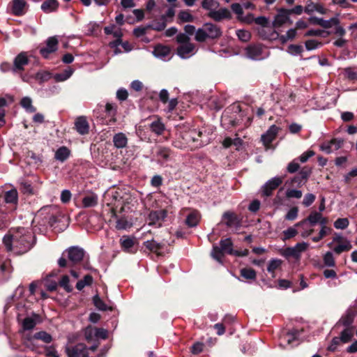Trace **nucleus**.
Listing matches in <instances>:
<instances>
[{
	"label": "nucleus",
	"instance_id": "nucleus-4",
	"mask_svg": "<svg viewBox=\"0 0 357 357\" xmlns=\"http://www.w3.org/2000/svg\"><path fill=\"white\" fill-rule=\"evenodd\" d=\"M233 242L231 238L221 239L220 241V246L216 245H213L211 251V257L220 263H222V258L225 254L232 255L234 252Z\"/></svg>",
	"mask_w": 357,
	"mask_h": 357
},
{
	"label": "nucleus",
	"instance_id": "nucleus-42",
	"mask_svg": "<svg viewBox=\"0 0 357 357\" xmlns=\"http://www.w3.org/2000/svg\"><path fill=\"white\" fill-rule=\"evenodd\" d=\"M282 261L280 259H272L269 261L267 271L271 273H274V271L280 268Z\"/></svg>",
	"mask_w": 357,
	"mask_h": 357
},
{
	"label": "nucleus",
	"instance_id": "nucleus-26",
	"mask_svg": "<svg viewBox=\"0 0 357 357\" xmlns=\"http://www.w3.org/2000/svg\"><path fill=\"white\" fill-rule=\"evenodd\" d=\"M29 62L27 55L25 52L19 54L14 61V70H22L24 66Z\"/></svg>",
	"mask_w": 357,
	"mask_h": 357
},
{
	"label": "nucleus",
	"instance_id": "nucleus-33",
	"mask_svg": "<svg viewBox=\"0 0 357 357\" xmlns=\"http://www.w3.org/2000/svg\"><path fill=\"white\" fill-rule=\"evenodd\" d=\"M354 337V327L345 328L341 333L339 337L342 343H347L350 342Z\"/></svg>",
	"mask_w": 357,
	"mask_h": 357
},
{
	"label": "nucleus",
	"instance_id": "nucleus-47",
	"mask_svg": "<svg viewBox=\"0 0 357 357\" xmlns=\"http://www.w3.org/2000/svg\"><path fill=\"white\" fill-rule=\"evenodd\" d=\"M84 337L89 342L93 340L96 337V328L88 326L84 329Z\"/></svg>",
	"mask_w": 357,
	"mask_h": 357
},
{
	"label": "nucleus",
	"instance_id": "nucleus-35",
	"mask_svg": "<svg viewBox=\"0 0 357 357\" xmlns=\"http://www.w3.org/2000/svg\"><path fill=\"white\" fill-rule=\"evenodd\" d=\"M59 7V2L56 0H46L42 5L41 8L46 12H52Z\"/></svg>",
	"mask_w": 357,
	"mask_h": 357
},
{
	"label": "nucleus",
	"instance_id": "nucleus-37",
	"mask_svg": "<svg viewBox=\"0 0 357 357\" xmlns=\"http://www.w3.org/2000/svg\"><path fill=\"white\" fill-rule=\"evenodd\" d=\"M241 276L246 280H255L256 271L252 268H243L240 271Z\"/></svg>",
	"mask_w": 357,
	"mask_h": 357
},
{
	"label": "nucleus",
	"instance_id": "nucleus-52",
	"mask_svg": "<svg viewBox=\"0 0 357 357\" xmlns=\"http://www.w3.org/2000/svg\"><path fill=\"white\" fill-rule=\"evenodd\" d=\"M303 51V47L300 45L291 44L289 45L287 52L292 55L301 54Z\"/></svg>",
	"mask_w": 357,
	"mask_h": 357
},
{
	"label": "nucleus",
	"instance_id": "nucleus-32",
	"mask_svg": "<svg viewBox=\"0 0 357 357\" xmlns=\"http://www.w3.org/2000/svg\"><path fill=\"white\" fill-rule=\"evenodd\" d=\"M290 9L280 8L278 10V13L276 19L273 22H291L289 21V16L291 15Z\"/></svg>",
	"mask_w": 357,
	"mask_h": 357
},
{
	"label": "nucleus",
	"instance_id": "nucleus-45",
	"mask_svg": "<svg viewBox=\"0 0 357 357\" xmlns=\"http://www.w3.org/2000/svg\"><path fill=\"white\" fill-rule=\"evenodd\" d=\"M93 282V278L90 275H86L84 276L83 280H81L77 282L76 284V288L78 290H82L83 288H84L86 286H89Z\"/></svg>",
	"mask_w": 357,
	"mask_h": 357
},
{
	"label": "nucleus",
	"instance_id": "nucleus-50",
	"mask_svg": "<svg viewBox=\"0 0 357 357\" xmlns=\"http://www.w3.org/2000/svg\"><path fill=\"white\" fill-rule=\"evenodd\" d=\"M132 224L125 218L119 219L116 221V227L117 229H127L132 227Z\"/></svg>",
	"mask_w": 357,
	"mask_h": 357
},
{
	"label": "nucleus",
	"instance_id": "nucleus-9",
	"mask_svg": "<svg viewBox=\"0 0 357 357\" xmlns=\"http://www.w3.org/2000/svg\"><path fill=\"white\" fill-rule=\"evenodd\" d=\"M280 128L275 125L271 126L266 133L261 135V139L266 149L270 148L271 143L276 138Z\"/></svg>",
	"mask_w": 357,
	"mask_h": 357
},
{
	"label": "nucleus",
	"instance_id": "nucleus-58",
	"mask_svg": "<svg viewBox=\"0 0 357 357\" xmlns=\"http://www.w3.org/2000/svg\"><path fill=\"white\" fill-rule=\"evenodd\" d=\"M298 213V208L297 206H294L289 209L287 213L285 215V220H294Z\"/></svg>",
	"mask_w": 357,
	"mask_h": 357
},
{
	"label": "nucleus",
	"instance_id": "nucleus-10",
	"mask_svg": "<svg viewBox=\"0 0 357 357\" xmlns=\"http://www.w3.org/2000/svg\"><path fill=\"white\" fill-rule=\"evenodd\" d=\"M222 220L227 227H235L238 228L241 227V220L238 216L231 211H226L222 215Z\"/></svg>",
	"mask_w": 357,
	"mask_h": 357
},
{
	"label": "nucleus",
	"instance_id": "nucleus-38",
	"mask_svg": "<svg viewBox=\"0 0 357 357\" xmlns=\"http://www.w3.org/2000/svg\"><path fill=\"white\" fill-rule=\"evenodd\" d=\"M332 231V228L329 227H321L318 236H314L312 240L313 242L317 243L323 239L325 236L330 234Z\"/></svg>",
	"mask_w": 357,
	"mask_h": 357
},
{
	"label": "nucleus",
	"instance_id": "nucleus-62",
	"mask_svg": "<svg viewBox=\"0 0 357 357\" xmlns=\"http://www.w3.org/2000/svg\"><path fill=\"white\" fill-rule=\"evenodd\" d=\"M302 191L295 189H289L286 192V196L288 198L300 199L302 197Z\"/></svg>",
	"mask_w": 357,
	"mask_h": 357
},
{
	"label": "nucleus",
	"instance_id": "nucleus-5",
	"mask_svg": "<svg viewBox=\"0 0 357 357\" xmlns=\"http://www.w3.org/2000/svg\"><path fill=\"white\" fill-rule=\"evenodd\" d=\"M105 32L107 35H113L114 37L116 38V40L110 42L109 46L114 49V54L121 53V51L119 50V46L121 43V37L122 36V31L121 28L116 24H112L109 26L105 27Z\"/></svg>",
	"mask_w": 357,
	"mask_h": 357
},
{
	"label": "nucleus",
	"instance_id": "nucleus-14",
	"mask_svg": "<svg viewBox=\"0 0 357 357\" xmlns=\"http://www.w3.org/2000/svg\"><path fill=\"white\" fill-rule=\"evenodd\" d=\"M301 333L302 331L293 329L284 334L280 340L288 345H293L294 342H296V345H298L299 344V336Z\"/></svg>",
	"mask_w": 357,
	"mask_h": 357
},
{
	"label": "nucleus",
	"instance_id": "nucleus-16",
	"mask_svg": "<svg viewBox=\"0 0 357 357\" xmlns=\"http://www.w3.org/2000/svg\"><path fill=\"white\" fill-rule=\"evenodd\" d=\"M328 33V36L335 34L336 36H343L346 33L345 29L339 26L340 24H319Z\"/></svg>",
	"mask_w": 357,
	"mask_h": 357
},
{
	"label": "nucleus",
	"instance_id": "nucleus-51",
	"mask_svg": "<svg viewBox=\"0 0 357 357\" xmlns=\"http://www.w3.org/2000/svg\"><path fill=\"white\" fill-rule=\"evenodd\" d=\"M93 303L95 306L100 310L105 311L107 310H111V307H108L98 296H95L93 297Z\"/></svg>",
	"mask_w": 357,
	"mask_h": 357
},
{
	"label": "nucleus",
	"instance_id": "nucleus-46",
	"mask_svg": "<svg viewBox=\"0 0 357 357\" xmlns=\"http://www.w3.org/2000/svg\"><path fill=\"white\" fill-rule=\"evenodd\" d=\"M195 38L197 42L200 43L205 42L207 39H208L207 33L204 26L202 29H197Z\"/></svg>",
	"mask_w": 357,
	"mask_h": 357
},
{
	"label": "nucleus",
	"instance_id": "nucleus-54",
	"mask_svg": "<svg viewBox=\"0 0 357 357\" xmlns=\"http://www.w3.org/2000/svg\"><path fill=\"white\" fill-rule=\"evenodd\" d=\"M36 323L33 318L32 317H26L24 319L22 322V327L24 330H31L34 328Z\"/></svg>",
	"mask_w": 357,
	"mask_h": 357
},
{
	"label": "nucleus",
	"instance_id": "nucleus-19",
	"mask_svg": "<svg viewBox=\"0 0 357 357\" xmlns=\"http://www.w3.org/2000/svg\"><path fill=\"white\" fill-rule=\"evenodd\" d=\"M201 220V214L198 210L192 209L187 215L185 223L188 227H195L198 225Z\"/></svg>",
	"mask_w": 357,
	"mask_h": 357
},
{
	"label": "nucleus",
	"instance_id": "nucleus-55",
	"mask_svg": "<svg viewBox=\"0 0 357 357\" xmlns=\"http://www.w3.org/2000/svg\"><path fill=\"white\" fill-rule=\"evenodd\" d=\"M334 142H336V141L332 139L328 142H325L320 145V149L326 153L329 154L333 151V143Z\"/></svg>",
	"mask_w": 357,
	"mask_h": 357
},
{
	"label": "nucleus",
	"instance_id": "nucleus-49",
	"mask_svg": "<svg viewBox=\"0 0 357 357\" xmlns=\"http://www.w3.org/2000/svg\"><path fill=\"white\" fill-rule=\"evenodd\" d=\"M349 222L347 218H337L334 222V227L337 229H344L349 226Z\"/></svg>",
	"mask_w": 357,
	"mask_h": 357
},
{
	"label": "nucleus",
	"instance_id": "nucleus-13",
	"mask_svg": "<svg viewBox=\"0 0 357 357\" xmlns=\"http://www.w3.org/2000/svg\"><path fill=\"white\" fill-rule=\"evenodd\" d=\"M46 45L47 46L45 47H43L40 50V54L45 58H47L50 54L57 50L58 40L55 36L50 37L47 40Z\"/></svg>",
	"mask_w": 357,
	"mask_h": 357
},
{
	"label": "nucleus",
	"instance_id": "nucleus-31",
	"mask_svg": "<svg viewBox=\"0 0 357 357\" xmlns=\"http://www.w3.org/2000/svg\"><path fill=\"white\" fill-rule=\"evenodd\" d=\"M121 248L125 252H130L134 246V239L128 236H123L119 241Z\"/></svg>",
	"mask_w": 357,
	"mask_h": 357
},
{
	"label": "nucleus",
	"instance_id": "nucleus-53",
	"mask_svg": "<svg viewBox=\"0 0 357 357\" xmlns=\"http://www.w3.org/2000/svg\"><path fill=\"white\" fill-rule=\"evenodd\" d=\"M305 45L307 50H313L321 47L322 45V43L316 40H307L305 41Z\"/></svg>",
	"mask_w": 357,
	"mask_h": 357
},
{
	"label": "nucleus",
	"instance_id": "nucleus-57",
	"mask_svg": "<svg viewBox=\"0 0 357 357\" xmlns=\"http://www.w3.org/2000/svg\"><path fill=\"white\" fill-rule=\"evenodd\" d=\"M345 77L350 81L357 80V71L352 68H347L344 70Z\"/></svg>",
	"mask_w": 357,
	"mask_h": 357
},
{
	"label": "nucleus",
	"instance_id": "nucleus-7",
	"mask_svg": "<svg viewBox=\"0 0 357 357\" xmlns=\"http://www.w3.org/2000/svg\"><path fill=\"white\" fill-rule=\"evenodd\" d=\"M282 183V177H274L268 181L261 188V196L268 197L272 195L273 192Z\"/></svg>",
	"mask_w": 357,
	"mask_h": 357
},
{
	"label": "nucleus",
	"instance_id": "nucleus-12",
	"mask_svg": "<svg viewBox=\"0 0 357 357\" xmlns=\"http://www.w3.org/2000/svg\"><path fill=\"white\" fill-rule=\"evenodd\" d=\"M68 257L73 264H77L81 261L84 256L83 249L78 247H71L66 250Z\"/></svg>",
	"mask_w": 357,
	"mask_h": 357
},
{
	"label": "nucleus",
	"instance_id": "nucleus-64",
	"mask_svg": "<svg viewBox=\"0 0 357 357\" xmlns=\"http://www.w3.org/2000/svg\"><path fill=\"white\" fill-rule=\"evenodd\" d=\"M171 154V150L167 147H160L158 155L164 160H167Z\"/></svg>",
	"mask_w": 357,
	"mask_h": 357
},
{
	"label": "nucleus",
	"instance_id": "nucleus-22",
	"mask_svg": "<svg viewBox=\"0 0 357 357\" xmlns=\"http://www.w3.org/2000/svg\"><path fill=\"white\" fill-rule=\"evenodd\" d=\"M231 12L227 8H220L218 10H211L209 16L215 21L221 20H229L231 17Z\"/></svg>",
	"mask_w": 357,
	"mask_h": 357
},
{
	"label": "nucleus",
	"instance_id": "nucleus-2",
	"mask_svg": "<svg viewBox=\"0 0 357 357\" xmlns=\"http://www.w3.org/2000/svg\"><path fill=\"white\" fill-rule=\"evenodd\" d=\"M245 115L240 105L233 104L223 112L222 122L227 128H236L242 124Z\"/></svg>",
	"mask_w": 357,
	"mask_h": 357
},
{
	"label": "nucleus",
	"instance_id": "nucleus-28",
	"mask_svg": "<svg viewBox=\"0 0 357 357\" xmlns=\"http://www.w3.org/2000/svg\"><path fill=\"white\" fill-rule=\"evenodd\" d=\"M146 249L151 252L156 253L158 255H162L161 250L164 248V244L158 243L154 240L147 241L144 243Z\"/></svg>",
	"mask_w": 357,
	"mask_h": 357
},
{
	"label": "nucleus",
	"instance_id": "nucleus-41",
	"mask_svg": "<svg viewBox=\"0 0 357 357\" xmlns=\"http://www.w3.org/2000/svg\"><path fill=\"white\" fill-rule=\"evenodd\" d=\"M321 218V213L314 211L310 213V214L305 218V220H307L310 226L313 227L319 222Z\"/></svg>",
	"mask_w": 357,
	"mask_h": 357
},
{
	"label": "nucleus",
	"instance_id": "nucleus-63",
	"mask_svg": "<svg viewBox=\"0 0 357 357\" xmlns=\"http://www.w3.org/2000/svg\"><path fill=\"white\" fill-rule=\"evenodd\" d=\"M311 173L312 168L307 166L303 167L298 172V174H300V177L303 179H305L306 181H307Z\"/></svg>",
	"mask_w": 357,
	"mask_h": 357
},
{
	"label": "nucleus",
	"instance_id": "nucleus-48",
	"mask_svg": "<svg viewBox=\"0 0 357 357\" xmlns=\"http://www.w3.org/2000/svg\"><path fill=\"white\" fill-rule=\"evenodd\" d=\"M325 266L328 267H334L335 266V259L331 252H327L323 257Z\"/></svg>",
	"mask_w": 357,
	"mask_h": 357
},
{
	"label": "nucleus",
	"instance_id": "nucleus-17",
	"mask_svg": "<svg viewBox=\"0 0 357 357\" xmlns=\"http://www.w3.org/2000/svg\"><path fill=\"white\" fill-rule=\"evenodd\" d=\"M75 128L77 132L82 135L88 134L89 132V124L86 118L84 116H78L75 122Z\"/></svg>",
	"mask_w": 357,
	"mask_h": 357
},
{
	"label": "nucleus",
	"instance_id": "nucleus-59",
	"mask_svg": "<svg viewBox=\"0 0 357 357\" xmlns=\"http://www.w3.org/2000/svg\"><path fill=\"white\" fill-rule=\"evenodd\" d=\"M34 337L36 339L43 340L45 343H50L52 341V336L44 331H41L35 334Z\"/></svg>",
	"mask_w": 357,
	"mask_h": 357
},
{
	"label": "nucleus",
	"instance_id": "nucleus-8",
	"mask_svg": "<svg viewBox=\"0 0 357 357\" xmlns=\"http://www.w3.org/2000/svg\"><path fill=\"white\" fill-rule=\"evenodd\" d=\"M158 96L154 91L147 92L146 96H144L140 101L141 107H146L149 110H154L158 107Z\"/></svg>",
	"mask_w": 357,
	"mask_h": 357
},
{
	"label": "nucleus",
	"instance_id": "nucleus-40",
	"mask_svg": "<svg viewBox=\"0 0 357 357\" xmlns=\"http://www.w3.org/2000/svg\"><path fill=\"white\" fill-rule=\"evenodd\" d=\"M351 248L352 245L351 243L347 240H344L343 243L339 244L338 245L335 246L333 248V251L336 254L340 255L343 252L349 251Z\"/></svg>",
	"mask_w": 357,
	"mask_h": 357
},
{
	"label": "nucleus",
	"instance_id": "nucleus-18",
	"mask_svg": "<svg viewBox=\"0 0 357 357\" xmlns=\"http://www.w3.org/2000/svg\"><path fill=\"white\" fill-rule=\"evenodd\" d=\"M245 54L251 59H260L262 55V47L259 45H250L245 48Z\"/></svg>",
	"mask_w": 357,
	"mask_h": 357
},
{
	"label": "nucleus",
	"instance_id": "nucleus-30",
	"mask_svg": "<svg viewBox=\"0 0 357 357\" xmlns=\"http://www.w3.org/2000/svg\"><path fill=\"white\" fill-rule=\"evenodd\" d=\"M202 135V132L200 130H197L195 129L190 130L188 132L185 133V136L183 139L189 143L190 142H196L199 140V138Z\"/></svg>",
	"mask_w": 357,
	"mask_h": 357
},
{
	"label": "nucleus",
	"instance_id": "nucleus-29",
	"mask_svg": "<svg viewBox=\"0 0 357 357\" xmlns=\"http://www.w3.org/2000/svg\"><path fill=\"white\" fill-rule=\"evenodd\" d=\"M98 197L95 193L85 195L82 199V204L84 208L94 207L98 204Z\"/></svg>",
	"mask_w": 357,
	"mask_h": 357
},
{
	"label": "nucleus",
	"instance_id": "nucleus-27",
	"mask_svg": "<svg viewBox=\"0 0 357 357\" xmlns=\"http://www.w3.org/2000/svg\"><path fill=\"white\" fill-rule=\"evenodd\" d=\"M170 47L161 44L157 45L153 50V54L158 58L164 59L170 54Z\"/></svg>",
	"mask_w": 357,
	"mask_h": 357
},
{
	"label": "nucleus",
	"instance_id": "nucleus-20",
	"mask_svg": "<svg viewBox=\"0 0 357 357\" xmlns=\"http://www.w3.org/2000/svg\"><path fill=\"white\" fill-rule=\"evenodd\" d=\"M208 39H216L221 36V29L217 24H204Z\"/></svg>",
	"mask_w": 357,
	"mask_h": 357
},
{
	"label": "nucleus",
	"instance_id": "nucleus-3",
	"mask_svg": "<svg viewBox=\"0 0 357 357\" xmlns=\"http://www.w3.org/2000/svg\"><path fill=\"white\" fill-rule=\"evenodd\" d=\"M257 30L259 36L262 40H279V29L283 24H257Z\"/></svg>",
	"mask_w": 357,
	"mask_h": 357
},
{
	"label": "nucleus",
	"instance_id": "nucleus-23",
	"mask_svg": "<svg viewBox=\"0 0 357 357\" xmlns=\"http://www.w3.org/2000/svg\"><path fill=\"white\" fill-rule=\"evenodd\" d=\"M307 24H297L296 29H290L285 35H280L279 40L282 44L292 40L296 36V29L307 27Z\"/></svg>",
	"mask_w": 357,
	"mask_h": 357
},
{
	"label": "nucleus",
	"instance_id": "nucleus-60",
	"mask_svg": "<svg viewBox=\"0 0 357 357\" xmlns=\"http://www.w3.org/2000/svg\"><path fill=\"white\" fill-rule=\"evenodd\" d=\"M163 178L160 175H154L150 181L152 187L160 188L162 185Z\"/></svg>",
	"mask_w": 357,
	"mask_h": 357
},
{
	"label": "nucleus",
	"instance_id": "nucleus-15",
	"mask_svg": "<svg viewBox=\"0 0 357 357\" xmlns=\"http://www.w3.org/2000/svg\"><path fill=\"white\" fill-rule=\"evenodd\" d=\"M355 316L356 314L353 310H348L336 323L335 327L337 328L340 325L344 326L345 328L353 327L352 324L354 321Z\"/></svg>",
	"mask_w": 357,
	"mask_h": 357
},
{
	"label": "nucleus",
	"instance_id": "nucleus-1",
	"mask_svg": "<svg viewBox=\"0 0 357 357\" xmlns=\"http://www.w3.org/2000/svg\"><path fill=\"white\" fill-rule=\"evenodd\" d=\"M3 243L8 251L15 255H22L33 246V236L25 228H13L3 237Z\"/></svg>",
	"mask_w": 357,
	"mask_h": 357
},
{
	"label": "nucleus",
	"instance_id": "nucleus-61",
	"mask_svg": "<svg viewBox=\"0 0 357 357\" xmlns=\"http://www.w3.org/2000/svg\"><path fill=\"white\" fill-rule=\"evenodd\" d=\"M178 18L182 22H189L193 20L192 15L188 11H181L178 14Z\"/></svg>",
	"mask_w": 357,
	"mask_h": 357
},
{
	"label": "nucleus",
	"instance_id": "nucleus-21",
	"mask_svg": "<svg viewBox=\"0 0 357 357\" xmlns=\"http://www.w3.org/2000/svg\"><path fill=\"white\" fill-rule=\"evenodd\" d=\"M149 126L151 130L157 135H162L165 130V126L161 119L157 116L153 118L151 122L149 123Z\"/></svg>",
	"mask_w": 357,
	"mask_h": 357
},
{
	"label": "nucleus",
	"instance_id": "nucleus-44",
	"mask_svg": "<svg viewBox=\"0 0 357 357\" xmlns=\"http://www.w3.org/2000/svg\"><path fill=\"white\" fill-rule=\"evenodd\" d=\"M305 36H320L326 38L328 36V33L325 32L324 29H310L305 33Z\"/></svg>",
	"mask_w": 357,
	"mask_h": 357
},
{
	"label": "nucleus",
	"instance_id": "nucleus-36",
	"mask_svg": "<svg viewBox=\"0 0 357 357\" xmlns=\"http://www.w3.org/2000/svg\"><path fill=\"white\" fill-rule=\"evenodd\" d=\"M24 0H13V13L16 15H20L23 13V9L26 6Z\"/></svg>",
	"mask_w": 357,
	"mask_h": 357
},
{
	"label": "nucleus",
	"instance_id": "nucleus-24",
	"mask_svg": "<svg viewBox=\"0 0 357 357\" xmlns=\"http://www.w3.org/2000/svg\"><path fill=\"white\" fill-rule=\"evenodd\" d=\"M195 49V45L191 43H187L183 45H180L176 50L177 54L182 59H185Z\"/></svg>",
	"mask_w": 357,
	"mask_h": 357
},
{
	"label": "nucleus",
	"instance_id": "nucleus-34",
	"mask_svg": "<svg viewBox=\"0 0 357 357\" xmlns=\"http://www.w3.org/2000/svg\"><path fill=\"white\" fill-rule=\"evenodd\" d=\"M70 155V150L66 146H61L55 153V159L61 162L65 161Z\"/></svg>",
	"mask_w": 357,
	"mask_h": 357
},
{
	"label": "nucleus",
	"instance_id": "nucleus-56",
	"mask_svg": "<svg viewBox=\"0 0 357 357\" xmlns=\"http://www.w3.org/2000/svg\"><path fill=\"white\" fill-rule=\"evenodd\" d=\"M236 35L239 40L243 42H247L250 39L251 34L248 31L239 29L236 31Z\"/></svg>",
	"mask_w": 357,
	"mask_h": 357
},
{
	"label": "nucleus",
	"instance_id": "nucleus-11",
	"mask_svg": "<svg viewBox=\"0 0 357 357\" xmlns=\"http://www.w3.org/2000/svg\"><path fill=\"white\" fill-rule=\"evenodd\" d=\"M68 357H89L85 344L79 343L67 349Z\"/></svg>",
	"mask_w": 357,
	"mask_h": 357
},
{
	"label": "nucleus",
	"instance_id": "nucleus-43",
	"mask_svg": "<svg viewBox=\"0 0 357 357\" xmlns=\"http://www.w3.org/2000/svg\"><path fill=\"white\" fill-rule=\"evenodd\" d=\"M113 141H114V145L118 148H123L127 144V138L122 133L116 134L114 137Z\"/></svg>",
	"mask_w": 357,
	"mask_h": 357
},
{
	"label": "nucleus",
	"instance_id": "nucleus-6",
	"mask_svg": "<svg viewBox=\"0 0 357 357\" xmlns=\"http://www.w3.org/2000/svg\"><path fill=\"white\" fill-rule=\"evenodd\" d=\"M167 216V211L166 209L151 211L149 214L147 221L149 225L160 227L162 226V223L165 221Z\"/></svg>",
	"mask_w": 357,
	"mask_h": 357
},
{
	"label": "nucleus",
	"instance_id": "nucleus-39",
	"mask_svg": "<svg viewBox=\"0 0 357 357\" xmlns=\"http://www.w3.org/2000/svg\"><path fill=\"white\" fill-rule=\"evenodd\" d=\"M21 106L26 109L27 112H35L36 109L32 105V100L29 97H24L21 100Z\"/></svg>",
	"mask_w": 357,
	"mask_h": 357
},
{
	"label": "nucleus",
	"instance_id": "nucleus-25",
	"mask_svg": "<svg viewBox=\"0 0 357 357\" xmlns=\"http://www.w3.org/2000/svg\"><path fill=\"white\" fill-rule=\"evenodd\" d=\"M3 200L6 204L16 206L18 202V192L15 188L6 191L3 195Z\"/></svg>",
	"mask_w": 357,
	"mask_h": 357
}]
</instances>
